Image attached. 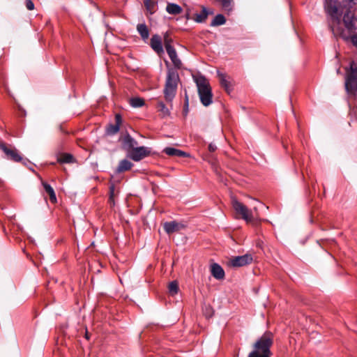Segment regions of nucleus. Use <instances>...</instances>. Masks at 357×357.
<instances>
[{"instance_id": "a878e982", "label": "nucleus", "mask_w": 357, "mask_h": 357, "mask_svg": "<svg viewBox=\"0 0 357 357\" xmlns=\"http://www.w3.org/2000/svg\"><path fill=\"white\" fill-rule=\"evenodd\" d=\"M217 2H218L221 6L222 8L225 11L229 12L232 10L233 8V0H215Z\"/></svg>"}, {"instance_id": "9b49d317", "label": "nucleus", "mask_w": 357, "mask_h": 357, "mask_svg": "<svg viewBox=\"0 0 357 357\" xmlns=\"http://www.w3.org/2000/svg\"><path fill=\"white\" fill-rule=\"evenodd\" d=\"M122 149L127 152L132 151L134 149L137 147L138 142L132 137L128 133H126L120 138Z\"/></svg>"}, {"instance_id": "2eb2a0df", "label": "nucleus", "mask_w": 357, "mask_h": 357, "mask_svg": "<svg viewBox=\"0 0 357 357\" xmlns=\"http://www.w3.org/2000/svg\"><path fill=\"white\" fill-rule=\"evenodd\" d=\"M151 46L152 49L158 54L163 53L161 38L160 36L153 35L151 39Z\"/></svg>"}, {"instance_id": "39448f33", "label": "nucleus", "mask_w": 357, "mask_h": 357, "mask_svg": "<svg viewBox=\"0 0 357 357\" xmlns=\"http://www.w3.org/2000/svg\"><path fill=\"white\" fill-rule=\"evenodd\" d=\"M231 203L236 214L241 215V218L247 222H252L255 217L257 216V209L256 206L253 208V210L249 209L245 205L235 199H232Z\"/></svg>"}, {"instance_id": "4be33fe9", "label": "nucleus", "mask_w": 357, "mask_h": 357, "mask_svg": "<svg viewBox=\"0 0 357 357\" xmlns=\"http://www.w3.org/2000/svg\"><path fill=\"white\" fill-rule=\"evenodd\" d=\"M43 188L45 190V192L49 195L50 199L52 203H56V194L54 192V189L52 188L50 185L45 182L42 183Z\"/></svg>"}, {"instance_id": "9d476101", "label": "nucleus", "mask_w": 357, "mask_h": 357, "mask_svg": "<svg viewBox=\"0 0 357 357\" xmlns=\"http://www.w3.org/2000/svg\"><path fill=\"white\" fill-rule=\"evenodd\" d=\"M351 8L349 6V8L344 12L342 21L345 27L349 31H352L356 28V24L357 22V19L355 17V15L353 11L351 10Z\"/></svg>"}, {"instance_id": "393cba45", "label": "nucleus", "mask_w": 357, "mask_h": 357, "mask_svg": "<svg viewBox=\"0 0 357 357\" xmlns=\"http://www.w3.org/2000/svg\"><path fill=\"white\" fill-rule=\"evenodd\" d=\"M57 161L59 163H72L75 159L73 155L70 153H63L58 158Z\"/></svg>"}, {"instance_id": "dca6fc26", "label": "nucleus", "mask_w": 357, "mask_h": 357, "mask_svg": "<svg viewBox=\"0 0 357 357\" xmlns=\"http://www.w3.org/2000/svg\"><path fill=\"white\" fill-rule=\"evenodd\" d=\"M211 272L212 275L217 280H222L225 278V271L223 268L216 263L211 265Z\"/></svg>"}, {"instance_id": "6e6552de", "label": "nucleus", "mask_w": 357, "mask_h": 357, "mask_svg": "<svg viewBox=\"0 0 357 357\" xmlns=\"http://www.w3.org/2000/svg\"><path fill=\"white\" fill-rule=\"evenodd\" d=\"M253 260L250 254H245L241 256L234 257L228 261V266L231 267H241L250 264Z\"/></svg>"}, {"instance_id": "7ed1b4c3", "label": "nucleus", "mask_w": 357, "mask_h": 357, "mask_svg": "<svg viewBox=\"0 0 357 357\" xmlns=\"http://www.w3.org/2000/svg\"><path fill=\"white\" fill-rule=\"evenodd\" d=\"M179 79L177 70L172 68H168L164 88V96L167 102H171L174 98Z\"/></svg>"}, {"instance_id": "f257e3e1", "label": "nucleus", "mask_w": 357, "mask_h": 357, "mask_svg": "<svg viewBox=\"0 0 357 357\" xmlns=\"http://www.w3.org/2000/svg\"><path fill=\"white\" fill-rule=\"evenodd\" d=\"M343 3L342 5L335 0H326L324 9L328 16V26L334 36L346 38L341 24L342 14L348 5L344 2Z\"/></svg>"}, {"instance_id": "c85d7f7f", "label": "nucleus", "mask_w": 357, "mask_h": 357, "mask_svg": "<svg viewBox=\"0 0 357 357\" xmlns=\"http://www.w3.org/2000/svg\"><path fill=\"white\" fill-rule=\"evenodd\" d=\"M158 111L160 112L161 115L165 117L169 115V111L168 108L165 106V105L160 101L158 102L156 106Z\"/></svg>"}, {"instance_id": "c9c22d12", "label": "nucleus", "mask_w": 357, "mask_h": 357, "mask_svg": "<svg viewBox=\"0 0 357 357\" xmlns=\"http://www.w3.org/2000/svg\"><path fill=\"white\" fill-rule=\"evenodd\" d=\"M171 41H172V40L168 38V33H166L164 36V42H165V46L166 50H167V45H171L170 44Z\"/></svg>"}, {"instance_id": "cd10ccee", "label": "nucleus", "mask_w": 357, "mask_h": 357, "mask_svg": "<svg viewBox=\"0 0 357 357\" xmlns=\"http://www.w3.org/2000/svg\"><path fill=\"white\" fill-rule=\"evenodd\" d=\"M129 102L132 107H141L144 105V100L139 97H134L130 99Z\"/></svg>"}, {"instance_id": "72a5a7b5", "label": "nucleus", "mask_w": 357, "mask_h": 357, "mask_svg": "<svg viewBox=\"0 0 357 357\" xmlns=\"http://www.w3.org/2000/svg\"><path fill=\"white\" fill-rule=\"evenodd\" d=\"M188 112V96H185V105H184V109H183V114L184 116H186Z\"/></svg>"}, {"instance_id": "0eeeda50", "label": "nucleus", "mask_w": 357, "mask_h": 357, "mask_svg": "<svg viewBox=\"0 0 357 357\" xmlns=\"http://www.w3.org/2000/svg\"><path fill=\"white\" fill-rule=\"evenodd\" d=\"M0 149L4 153L6 159L15 162H19L22 160L18 150L10 144L0 141Z\"/></svg>"}, {"instance_id": "ddd939ff", "label": "nucleus", "mask_w": 357, "mask_h": 357, "mask_svg": "<svg viewBox=\"0 0 357 357\" xmlns=\"http://www.w3.org/2000/svg\"><path fill=\"white\" fill-rule=\"evenodd\" d=\"M115 124H109L106 128V133L108 135H114L116 134L120 129V125L122 122L121 116L119 114L115 115Z\"/></svg>"}, {"instance_id": "4468645a", "label": "nucleus", "mask_w": 357, "mask_h": 357, "mask_svg": "<svg viewBox=\"0 0 357 357\" xmlns=\"http://www.w3.org/2000/svg\"><path fill=\"white\" fill-rule=\"evenodd\" d=\"M167 52L174 67L177 69L181 68L182 66L181 61L178 58L175 49L171 45H167Z\"/></svg>"}, {"instance_id": "7c9ffc66", "label": "nucleus", "mask_w": 357, "mask_h": 357, "mask_svg": "<svg viewBox=\"0 0 357 357\" xmlns=\"http://www.w3.org/2000/svg\"><path fill=\"white\" fill-rule=\"evenodd\" d=\"M344 36H345L346 38H343L344 40H349L351 42V43L357 47V35L354 34L350 37L347 36L345 34H344Z\"/></svg>"}, {"instance_id": "e433bc0d", "label": "nucleus", "mask_w": 357, "mask_h": 357, "mask_svg": "<svg viewBox=\"0 0 357 357\" xmlns=\"http://www.w3.org/2000/svg\"><path fill=\"white\" fill-rule=\"evenodd\" d=\"M217 149V146L215 144L211 143L208 145V151L210 152H214Z\"/></svg>"}, {"instance_id": "1a4fd4ad", "label": "nucleus", "mask_w": 357, "mask_h": 357, "mask_svg": "<svg viewBox=\"0 0 357 357\" xmlns=\"http://www.w3.org/2000/svg\"><path fill=\"white\" fill-rule=\"evenodd\" d=\"M151 154V150L146 146H137L127 155L128 158L135 162L140 161Z\"/></svg>"}, {"instance_id": "bb28decb", "label": "nucleus", "mask_w": 357, "mask_h": 357, "mask_svg": "<svg viewBox=\"0 0 357 357\" xmlns=\"http://www.w3.org/2000/svg\"><path fill=\"white\" fill-rule=\"evenodd\" d=\"M226 20L223 15L218 14L217 15L214 19L212 20L211 23V26H217L220 25H222L225 23Z\"/></svg>"}, {"instance_id": "f704fd0d", "label": "nucleus", "mask_w": 357, "mask_h": 357, "mask_svg": "<svg viewBox=\"0 0 357 357\" xmlns=\"http://www.w3.org/2000/svg\"><path fill=\"white\" fill-rule=\"evenodd\" d=\"M343 2L347 3L349 7L357 4V0H343Z\"/></svg>"}, {"instance_id": "f03ea898", "label": "nucleus", "mask_w": 357, "mask_h": 357, "mask_svg": "<svg viewBox=\"0 0 357 357\" xmlns=\"http://www.w3.org/2000/svg\"><path fill=\"white\" fill-rule=\"evenodd\" d=\"M273 334L270 331L265 332L253 344V350L248 357H271V347L273 344Z\"/></svg>"}, {"instance_id": "f8f14e48", "label": "nucleus", "mask_w": 357, "mask_h": 357, "mask_svg": "<svg viewBox=\"0 0 357 357\" xmlns=\"http://www.w3.org/2000/svg\"><path fill=\"white\" fill-rule=\"evenodd\" d=\"M184 227V225L176 221L166 222L163 224V229L167 234L178 231Z\"/></svg>"}, {"instance_id": "412c9836", "label": "nucleus", "mask_w": 357, "mask_h": 357, "mask_svg": "<svg viewBox=\"0 0 357 357\" xmlns=\"http://www.w3.org/2000/svg\"><path fill=\"white\" fill-rule=\"evenodd\" d=\"M144 6L147 12L152 15L155 13L157 8V1L155 0H144Z\"/></svg>"}, {"instance_id": "f3484780", "label": "nucleus", "mask_w": 357, "mask_h": 357, "mask_svg": "<svg viewBox=\"0 0 357 357\" xmlns=\"http://www.w3.org/2000/svg\"><path fill=\"white\" fill-rule=\"evenodd\" d=\"M163 152L170 156H176L179 158L189 156V154L187 153L186 152H184L179 149H176L173 147H166L163 150Z\"/></svg>"}, {"instance_id": "a211bd4d", "label": "nucleus", "mask_w": 357, "mask_h": 357, "mask_svg": "<svg viewBox=\"0 0 357 357\" xmlns=\"http://www.w3.org/2000/svg\"><path fill=\"white\" fill-rule=\"evenodd\" d=\"M218 75L220 78L221 86L223 87L228 93H229L231 91V85L230 82L227 79V75L219 71L218 72Z\"/></svg>"}, {"instance_id": "20e7f679", "label": "nucleus", "mask_w": 357, "mask_h": 357, "mask_svg": "<svg viewBox=\"0 0 357 357\" xmlns=\"http://www.w3.org/2000/svg\"><path fill=\"white\" fill-rule=\"evenodd\" d=\"M197 84L200 101L207 107L212 103L213 94L208 81L203 75L194 76Z\"/></svg>"}, {"instance_id": "b1692460", "label": "nucleus", "mask_w": 357, "mask_h": 357, "mask_svg": "<svg viewBox=\"0 0 357 357\" xmlns=\"http://www.w3.org/2000/svg\"><path fill=\"white\" fill-rule=\"evenodd\" d=\"M166 10L169 14L178 15L181 13L182 8L181 6L176 3H168L166 8Z\"/></svg>"}, {"instance_id": "2f4dec72", "label": "nucleus", "mask_w": 357, "mask_h": 357, "mask_svg": "<svg viewBox=\"0 0 357 357\" xmlns=\"http://www.w3.org/2000/svg\"><path fill=\"white\" fill-rule=\"evenodd\" d=\"M114 185H112L109 187V199L111 204H114Z\"/></svg>"}, {"instance_id": "5701e85b", "label": "nucleus", "mask_w": 357, "mask_h": 357, "mask_svg": "<svg viewBox=\"0 0 357 357\" xmlns=\"http://www.w3.org/2000/svg\"><path fill=\"white\" fill-rule=\"evenodd\" d=\"M208 14H209V13L208 12L207 9L205 7H202V10L201 13H196L195 15L194 20L195 22H199V23L203 22L206 20Z\"/></svg>"}, {"instance_id": "c756f323", "label": "nucleus", "mask_w": 357, "mask_h": 357, "mask_svg": "<svg viewBox=\"0 0 357 357\" xmlns=\"http://www.w3.org/2000/svg\"><path fill=\"white\" fill-rule=\"evenodd\" d=\"M168 291L170 295L174 296L178 291V284L177 281H172L168 285Z\"/></svg>"}, {"instance_id": "aec40b11", "label": "nucleus", "mask_w": 357, "mask_h": 357, "mask_svg": "<svg viewBox=\"0 0 357 357\" xmlns=\"http://www.w3.org/2000/svg\"><path fill=\"white\" fill-rule=\"evenodd\" d=\"M137 30L144 40L149 38V30L144 23L138 24L137 26Z\"/></svg>"}, {"instance_id": "4c0bfd02", "label": "nucleus", "mask_w": 357, "mask_h": 357, "mask_svg": "<svg viewBox=\"0 0 357 357\" xmlns=\"http://www.w3.org/2000/svg\"><path fill=\"white\" fill-rule=\"evenodd\" d=\"M85 337H86L87 340H89V333H88V332H87V331L86 332Z\"/></svg>"}, {"instance_id": "473e14b6", "label": "nucleus", "mask_w": 357, "mask_h": 357, "mask_svg": "<svg viewBox=\"0 0 357 357\" xmlns=\"http://www.w3.org/2000/svg\"><path fill=\"white\" fill-rule=\"evenodd\" d=\"M25 5L29 10H32L34 9V3L31 0H26Z\"/></svg>"}, {"instance_id": "6ab92c4d", "label": "nucleus", "mask_w": 357, "mask_h": 357, "mask_svg": "<svg viewBox=\"0 0 357 357\" xmlns=\"http://www.w3.org/2000/svg\"><path fill=\"white\" fill-rule=\"evenodd\" d=\"M132 166L133 164L130 161L126 159L122 160L119 162V164L116 168V172L121 173L125 171H128L130 169Z\"/></svg>"}, {"instance_id": "423d86ee", "label": "nucleus", "mask_w": 357, "mask_h": 357, "mask_svg": "<svg viewBox=\"0 0 357 357\" xmlns=\"http://www.w3.org/2000/svg\"><path fill=\"white\" fill-rule=\"evenodd\" d=\"M345 87L349 91H354L357 89V63L352 61L349 67L345 68Z\"/></svg>"}]
</instances>
